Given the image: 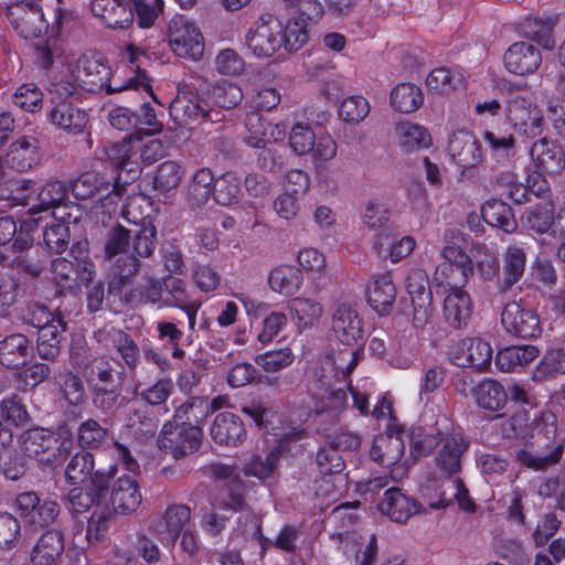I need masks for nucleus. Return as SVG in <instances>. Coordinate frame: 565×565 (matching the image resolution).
Here are the masks:
<instances>
[{
    "label": "nucleus",
    "mask_w": 565,
    "mask_h": 565,
    "mask_svg": "<svg viewBox=\"0 0 565 565\" xmlns=\"http://www.w3.org/2000/svg\"><path fill=\"white\" fill-rule=\"evenodd\" d=\"M331 327L337 339L347 348L319 359L311 370L308 392L311 409L316 414L335 412L345 406V377L361 358L364 328L356 306L339 301L332 311Z\"/></svg>",
    "instance_id": "nucleus-1"
},
{
    "label": "nucleus",
    "mask_w": 565,
    "mask_h": 565,
    "mask_svg": "<svg viewBox=\"0 0 565 565\" xmlns=\"http://www.w3.org/2000/svg\"><path fill=\"white\" fill-rule=\"evenodd\" d=\"M78 88L90 93H119L126 89L148 92L156 99L150 79L143 73H138L135 78L122 82L116 76L111 77L110 67L104 58L97 54H83L75 64L71 65L67 74L55 78L50 86V95L54 99L73 97Z\"/></svg>",
    "instance_id": "nucleus-2"
},
{
    "label": "nucleus",
    "mask_w": 565,
    "mask_h": 565,
    "mask_svg": "<svg viewBox=\"0 0 565 565\" xmlns=\"http://www.w3.org/2000/svg\"><path fill=\"white\" fill-rule=\"evenodd\" d=\"M17 191V200L22 205L28 206L30 218H40L38 225L49 218L65 221L67 216L73 221H79L82 217L79 206L68 202V190L60 181H51L40 185L23 180L19 182Z\"/></svg>",
    "instance_id": "nucleus-3"
},
{
    "label": "nucleus",
    "mask_w": 565,
    "mask_h": 565,
    "mask_svg": "<svg viewBox=\"0 0 565 565\" xmlns=\"http://www.w3.org/2000/svg\"><path fill=\"white\" fill-rule=\"evenodd\" d=\"M564 440L557 435V418L551 412L535 418L522 449L516 452L521 465L532 470H544L556 465L563 455Z\"/></svg>",
    "instance_id": "nucleus-4"
},
{
    "label": "nucleus",
    "mask_w": 565,
    "mask_h": 565,
    "mask_svg": "<svg viewBox=\"0 0 565 565\" xmlns=\"http://www.w3.org/2000/svg\"><path fill=\"white\" fill-rule=\"evenodd\" d=\"M166 150L167 147L161 140L145 139L141 132H136L111 145L106 154L120 170V174L127 172L128 179L135 180L145 167L161 159Z\"/></svg>",
    "instance_id": "nucleus-5"
},
{
    "label": "nucleus",
    "mask_w": 565,
    "mask_h": 565,
    "mask_svg": "<svg viewBox=\"0 0 565 565\" xmlns=\"http://www.w3.org/2000/svg\"><path fill=\"white\" fill-rule=\"evenodd\" d=\"M465 247L463 233L455 228L446 231L441 250L444 260L438 264L433 276V282L444 290L465 287L473 275L472 259L465 253Z\"/></svg>",
    "instance_id": "nucleus-6"
},
{
    "label": "nucleus",
    "mask_w": 565,
    "mask_h": 565,
    "mask_svg": "<svg viewBox=\"0 0 565 565\" xmlns=\"http://www.w3.org/2000/svg\"><path fill=\"white\" fill-rule=\"evenodd\" d=\"M408 434L403 428L390 426L387 434L374 438L370 450L371 459L382 467L391 469V478L401 480L406 477L415 463V456L406 452L405 441Z\"/></svg>",
    "instance_id": "nucleus-7"
},
{
    "label": "nucleus",
    "mask_w": 565,
    "mask_h": 565,
    "mask_svg": "<svg viewBox=\"0 0 565 565\" xmlns=\"http://www.w3.org/2000/svg\"><path fill=\"white\" fill-rule=\"evenodd\" d=\"M72 194L78 200L96 198L90 213L98 220L99 214L116 213L118 203L122 199L126 189L117 180L114 184L106 182L97 172H85L71 183Z\"/></svg>",
    "instance_id": "nucleus-8"
},
{
    "label": "nucleus",
    "mask_w": 565,
    "mask_h": 565,
    "mask_svg": "<svg viewBox=\"0 0 565 565\" xmlns=\"http://www.w3.org/2000/svg\"><path fill=\"white\" fill-rule=\"evenodd\" d=\"M21 449L26 457L34 458L40 463L57 467L71 454L73 440L66 434H55L43 428H35L22 435Z\"/></svg>",
    "instance_id": "nucleus-9"
},
{
    "label": "nucleus",
    "mask_w": 565,
    "mask_h": 565,
    "mask_svg": "<svg viewBox=\"0 0 565 565\" xmlns=\"http://www.w3.org/2000/svg\"><path fill=\"white\" fill-rule=\"evenodd\" d=\"M0 8L11 28L24 39H34L47 30L42 7L34 0H2Z\"/></svg>",
    "instance_id": "nucleus-10"
},
{
    "label": "nucleus",
    "mask_w": 565,
    "mask_h": 565,
    "mask_svg": "<svg viewBox=\"0 0 565 565\" xmlns=\"http://www.w3.org/2000/svg\"><path fill=\"white\" fill-rule=\"evenodd\" d=\"M75 262L56 258L52 262L53 279L61 289L74 290L89 284L95 275V266L82 245L72 248Z\"/></svg>",
    "instance_id": "nucleus-11"
},
{
    "label": "nucleus",
    "mask_w": 565,
    "mask_h": 565,
    "mask_svg": "<svg viewBox=\"0 0 565 565\" xmlns=\"http://www.w3.org/2000/svg\"><path fill=\"white\" fill-rule=\"evenodd\" d=\"M168 42L182 58L200 61L204 54V38L200 28L184 15H174L168 23Z\"/></svg>",
    "instance_id": "nucleus-12"
},
{
    "label": "nucleus",
    "mask_w": 565,
    "mask_h": 565,
    "mask_svg": "<svg viewBox=\"0 0 565 565\" xmlns=\"http://www.w3.org/2000/svg\"><path fill=\"white\" fill-rule=\"evenodd\" d=\"M280 30V19L271 14L262 15L246 32L245 45L255 57H271L282 51Z\"/></svg>",
    "instance_id": "nucleus-13"
},
{
    "label": "nucleus",
    "mask_w": 565,
    "mask_h": 565,
    "mask_svg": "<svg viewBox=\"0 0 565 565\" xmlns=\"http://www.w3.org/2000/svg\"><path fill=\"white\" fill-rule=\"evenodd\" d=\"M15 513L33 530L51 525L60 513L55 500L40 498L33 491L20 493L13 504Z\"/></svg>",
    "instance_id": "nucleus-14"
},
{
    "label": "nucleus",
    "mask_w": 565,
    "mask_h": 565,
    "mask_svg": "<svg viewBox=\"0 0 565 565\" xmlns=\"http://www.w3.org/2000/svg\"><path fill=\"white\" fill-rule=\"evenodd\" d=\"M505 116L514 131L523 137L533 138L542 134L544 117L541 108L530 98L514 96L505 104Z\"/></svg>",
    "instance_id": "nucleus-15"
},
{
    "label": "nucleus",
    "mask_w": 565,
    "mask_h": 565,
    "mask_svg": "<svg viewBox=\"0 0 565 565\" xmlns=\"http://www.w3.org/2000/svg\"><path fill=\"white\" fill-rule=\"evenodd\" d=\"M201 439V427L186 426L173 420L163 425L158 446L174 458H179L198 450Z\"/></svg>",
    "instance_id": "nucleus-16"
},
{
    "label": "nucleus",
    "mask_w": 565,
    "mask_h": 565,
    "mask_svg": "<svg viewBox=\"0 0 565 565\" xmlns=\"http://www.w3.org/2000/svg\"><path fill=\"white\" fill-rule=\"evenodd\" d=\"M406 290L414 308V324L426 326L434 317L433 297L428 289L426 273L422 269H412L406 279Z\"/></svg>",
    "instance_id": "nucleus-17"
},
{
    "label": "nucleus",
    "mask_w": 565,
    "mask_h": 565,
    "mask_svg": "<svg viewBox=\"0 0 565 565\" xmlns=\"http://www.w3.org/2000/svg\"><path fill=\"white\" fill-rule=\"evenodd\" d=\"M117 472L115 466H110L108 470L97 469L90 479V484L84 489L75 487L70 491L68 501L73 512L82 513L87 511L95 504L102 502L106 497L109 479Z\"/></svg>",
    "instance_id": "nucleus-18"
},
{
    "label": "nucleus",
    "mask_w": 565,
    "mask_h": 565,
    "mask_svg": "<svg viewBox=\"0 0 565 565\" xmlns=\"http://www.w3.org/2000/svg\"><path fill=\"white\" fill-rule=\"evenodd\" d=\"M565 215V211L559 213L557 220H554L553 205L544 202L529 209L525 213V225L530 231L543 236L540 244L550 248H555L561 241L557 234L562 230L559 218Z\"/></svg>",
    "instance_id": "nucleus-19"
},
{
    "label": "nucleus",
    "mask_w": 565,
    "mask_h": 565,
    "mask_svg": "<svg viewBox=\"0 0 565 565\" xmlns=\"http://www.w3.org/2000/svg\"><path fill=\"white\" fill-rule=\"evenodd\" d=\"M40 159L39 140L31 136H23L12 142L4 154H0V175L7 169L25 171L36 164Z\"/></svg>",
    "instance_id": "nucleus-20"
},
{
    "label": "nucleus",
    "mask_w": 565,
    "mask_h": 565,
    "mask_svg": "<svg viewBox=\"0 0 565 565\" xmlns=\"http://www.w3.org/2000/svg\"><path fill=\"white\" fill-rule=\"evenodd\" d=\"M130 233L122 226L113 228L108 235L105 253L110 259L124 255L117 259V270L120 279L125 281L137 274L139 264L136 257L130 254Z\"/></svg>",
    "instance_id": "nucleus-21"
},
{
    "label": "nucleus",
    "mask_w": 565,
    "mask_h": 565,
    "mask_svg": "<svg viewBox=\"0 0 565 565\" xmlns=\"http://www.w3.org/2000/svg\"><path fill=\"white\" fill-rule=\"evenodd\" d=\"M377 510L382 515L396 523H405L413 515L426 512V508L420 502L405 494L398 488H390L385 491Z\"/></svg>",
    "instance_id": "nucleus-22"
},
{
    "label": "nucleus",
    "mask_w": 565,
    "mask_h": 565,
    "mask_svg": "<svg viewBox=\"0 0 565 565\" xmlns=\"http://www.w3.org/2000/svg\"><path fill=\"white\" fill-rule=\"evenodd\" d=\"M364 296L370 308L379 316H388L397 296V289L390 273L376 274L365 285Z\"/></svg>",
    "instance_id": "nucleus-23"
},
{
    "label": "nucleus",
    "mask_w": 565,
    "mask_h": 565,
    "mask_svg": "<svg viewBox=\"0 0 565 565\" xmlns=\"http://www.w3.org/2000/svg\"><path fill=\"white\" fill-rule=\"evenodd\" d=\"M492 353L488 341L481 338H466L452 349L451 360L457 366L486 370L491 363Z\"/></svg>",
    "instance_id": "nucleus-24"
},
{
    "label": "nucleus",
    "mask_w": 565,
    "mask_h": 565,
    "mask_svg": "<svg viewBox=\"0 0 565 565\" xmlns=\"http://www.w3.org/2000/svg\"><path fill=\"white\" fill-rule=\"evenodd\" d=\"M443 488L440 492L434 494L430 484L422 486V497L428 502L429 508L445 509L452 502L454 498L461 510L467 512L475 510V503L460 479H446Z\"/></svg>",
    "instance_id": "nucleus-25"
},
{
    "label": "nucleus",
    "mask_w": 565,
    "mask_h": 565,
    "mask_svg": "<svg viewBox=\"0 0 565 565\" xmlns=\"http://www.w3.org/2000/svg\"><path fill=\"white\" fill-rule=\"evenodd\" d=\"M466 449L467 441L460 433L455 430L443 433L440 446L435 456V465L447 479L460 470Z\"/></svg>",
    "instance_id": "nucleus-26"
},
{
    "label": "nucleus",
    "mask_w": 565,
    "mask_h": 565,
    "mask_svg": "<svg viewBox=\"0 0 565 565\" xmlns=\"http://www.w3.org/2000/svg\"><path fill=\"white\" fill-rule=\"evenodd\" d=\"M501 323L507 332L521 338H535L541 333L539 317L520 303L512 301L504 306Z\"/></svg>",
    "instance_id": "nucleus-27"
},
{
    "label": "nucleus",
    "mask_w": 565,
    "mask_h": 565,
    "mask_svg": "<svg viewBox=\"0 0 565 565\" xmlns=\"http://www.w3.org/2000/svg\"><path fill=\"white\" fill-rule=\"evenodd\" d=\"M448 153L451 160L462 170L477 167L483 159L481 147L475 135L466 129H459L449 138Z\"/></svg>",
    "instance_id": "nucleus-28"
},
{
    "label": "nucleus",
    "mask_w": 565,
    "mask_h": 565,
    "mask_svg": "<svg viewBox=\"0 0 565 565\" xmlns=\"http://www.w3.org/2000/svg\"><path fill=\"white\" fill-rule=\"evenodd\" d=\"M51 98L55 105L47 115L49 121L68 134L83 132L88 121L87 114L72 103L66 102L67 97L54 99L51 95Z\"/></svg>",
    "instance_id": "nucleus-29"
},
{
    "label": "nucleus",
    "mask_w": 565,
    "mask_h": 565,
    "mask_svg": "<svg viewBox=\"0 0 565 565\" xmlns=\"http://www.w3.org/2000/svg\"><path fill=\"white\" fill-rule=\"evenodd\" d=\"M541 63L540 51L527 42L512 44L504 54L505 68L520 76L534 73Z\"/></svg>",
    "instance_id": "nucleus-30"
},
{
    "label": "nucleus",
    "mask_w": 565,
    "mask_h": 565,
    "mask_svg": "<svg viewBox=\"0 0 565 565\" xmlns=\"http://www.w3.org/2000/svg\"><path fill=\"white\" fill-rule=\"evenodd\" d=\"M530 157L535 169L546 174L559 173L565 167L564 150L547 138L533 142Z\"/></svg>",
    "instance_id": "nucleus-31"
},
{
    "label": "nucleus",
    "mask_w": 565,
    "mask_h": 565,
    "mask_svg": "<svg viewBox=\"0 0 565 565\" xmlns=\"http://www.w3.org/2000/svg\"><path fill=\"white\" fill-rule=\"evenodd\" d=\"M444 316L447 322L454 328L466 326L471 318L473 305L470 295L465 287H455L443 290Z\"/></svg>",
    "instance_id": "nucleus-32"
},
{
    "label": "nucleus",
    "mask_w": 565,
    "mask_h": 565,
    "mask_svg": "<svg viewBox=\"0 0 565 565\" xmlns=\"http://www.w3.org/2000/svg\"><path fill=\"white\" fill-rule=\"evenodd\" d=\"M210 435L213 441L218 445L235 447L245 439L246 430L244 423L237 415L223 412L214 418Z\"/></svg>",
    "instance_id": "nucleus-33"
},
{
    "label": "nucleus",
    "mask_w": 565,
    "mask_h": 565,
    "mask_svg": "<svg viewBox=\"0 0 565 565\" xmlns=\"http://www.w3.org/2000/svg\"><path fill=\"white\" fill-rule=\"evenodd\" d=\"M89 9L95 18L110 29L126 28L132 22L128 1L92 0Z\"/></svg>",
    "instance_id": "nucleus-34"
},
{
    "label": "nucleus",
    "mask_w": 565,
    "mask_h": 565,
    "mask_svg": "<svg viewBox=\"0 0 565 565\" xmlns=\"http://www.w3.org/2000/svg\"><path fill=\"white\" fill-rule=\"evenodd\" d=\"M109 501L117 513L135 512L141 503V493L136 480L126 475L118 477L113 483Z\"/></svg>",
    "instance_id": "nucleus-35"
},
{
    "label": "nucleus",
    "mask_w": 565,
    "mask_h": 565,
    "mask_svg": "<svg viewBox=\"0 0 565 565\" xmlns=\"http://www.w3.org/2000/svg\"><path fill=\"white\" fill-rule=\"evenodd\" d=\"M344 553H354L359 565H371L377 554V537L367 531H352L339 535Z\"/></svg>",
    "instance_id": "nucleus-36"
},
{
    "label": "nucleus",
    "mask_w": 565,
    "mask_h": 565,
    "mask_svg": "<svg viewBox=\"0 0 565 565\" xmlns=\"http://www.w3.org/2000/svg\"><path fill=\"white\" fill-rule=\"evenodd\" d=\"M32 356L31 342L24 334H10L0 341V363L7 369H20Z\"/></svg>",
    "instance_id": "nucleus-37"
},
{
    "label": "nucleus",
    "mask_w": 565,
    "mask_h": 565,
    "mask_svg": "<svg viewBox=\"0 0 565 565\" xmlns=\"http://www.w3.org/2000/svg\"><path fill=\"white\" fill-rule=\"evenodd\" d=\"M190 519L191 511L188 507H170L154 524V531L160 535L162 543L173 545Z\"/></svg>",
    "instance_id": "nucleus-38"
},
{
    "label": "nucleus",
    "mask_w": 565,
    "mask_h": 565,
    "mask_svg": "<svg viewBox=\"0 0 565 565\" xmlns=\"http://www.w3.org/2000/svg\"><path fill=\"white\" fill-rule=\"evenodd\" d=\"M279 35L282 42V51L296 52L300 50L310 38V24L303 14L294 13L285 20H280Z\"/></svg>",
    "instance_id": "nucleus-39"
},
{
    "label": "nucleus",
    "mask_w": 565,
    "mask_h": 565,
    "mask_svg": "<svg viewBox=\"0 0 565 565\" xmlns=\"http://www.w3.org/2000/svg\"><path fill=\"white\" fill-rule=\"evenodd\" d=\"M289 315L299 331L316 326L323 316L321 302L309 297H295L288 302Z\"/></svg>",
    "instance_id": "nucleus-40"
},
{
    "label": "nucleus",
    "mask_w": 565,
    "mask_h": 565,
    "mask_svg": "<svg viewBox=\"0 0 565 565\" xmlns=\"http://www.w3.org/2000/svg\"><path fill=\"white\" fill-rule=\"evenodd\" d=\"M40 218L24 220L18 231L17 223L10 216L0 217V245L10 243L13 238V247L18 250L29 248L33 243L32 232L38 226Z\"/></svg>",
    "instance_id": "nucleus-41"
},
{
    "label": "nucleus",
    "mask_w": 565,
    "mask_h": 565,
    "mask_svg": "<svg viewBox=\"0 0 565 565\" xmlns=\"http://www.w3.org/2000/svg\"><path fill=\"white\" fill-rule=\"evenodd\" d=\"M267 281L271 291L281 296H292L301 288L303 276L298 267L280 264L270 269Z\"/></svg>",
    "instance_id": "nucleus-42"
},
{
    "label": "nucleus",
    "mask_w": 565,
    "mask_h": 565,
    "mask_svg": "<svg viewBox=\"0 0 565 565\" xmlns=\"http://www.w3.org/2000/svg\"><path fill=\"white\" fill-rule=\"evenodd\" d=\"M398 147L405 152L427 149L433 145L429 130L419 124L403 120L395 128Z\"/></svg>",
    "instance_id": "nucleus-43"
},
{
    "label": "nucleus",
    "mask_w": 565,
    "mask_h": 565,
    "mask_svg": "<svg viewBox=\"0 0 565 565\" xmlns=\"http://www.w3.org/2000/svg\"><path fill=\"white\" fill-rule=\"evenodd\" d=\"M390 238L388 232L376 234L373 238V248L380 256L388 258L394 264L409 256L416 247V241L411 235L393 237L386 246Z\"/></svg>",
    "instance_id": "nucleus-44"
},
{
    "label": "nucleus",
    "mask_w": 565,
    "mask_h": 565,
    "mask_svg": "<svg viewBox=\"0 0 565 565\" xmlns=\"http://www.w3.org/2000/svg\"><path fill=\"white\" fill-rule=\"evenodd\" d=\"M64 551V537L61 531L45 532L35 544L32 554V565H57Z\"/></svg>",
    "instance_id": "nucleus-45"
},
{
    "label": "nucleus",
    "mask_w": 565,
    "mask_h": 565,
    "mask_svg": "<svg viewBox=\"0 0 565 565\" xmlns=\"http://www.w3.org/2000/svg\"><path fill=\"white\" fill-rule=\"evenodd\" d=\"M526 264V254L519 245H510L503 255V271L498 280V287L502 291L512 288L522 278Z\"/></svg>",
    "instance_id": "nucleus-46"
},
{
    "label": "nucleus",
    "mask_w": 565,
    "mask_h": 565,
    "mask_svg": "<svg viewBox=\"0 0 565 565\" xmlns=\"http://www.w3.org/2000/svg\"><path fill=\"white\" fill-rule=\"evenodd\" d=\"M0 418L6 425V427L0 428V444L4 446L12 440L10 427L26 424L29 414L21 399L17 395H12L2 399L0 404Z\"/></svg>",
    "instance_id": "nucleus-47"
},
{
    "label": "nucleus",
    "mask_w": 565,
    "mask_h": 565,
    "mask_svg": "<svg viewBox=\"0 0 565 565\" xmlns=\"http://www.w3.org/2000/svg\"><path fill=\"white\" fill-rule=\"evenodd\" d=\"M170 115L179 125H186L200 118H211L191 92H179L170 104Z\"/></svg>",
    "instance_id": "nucleus-48"
},
{
    "label": "nucleus",
    "mask_w": 565,
    "mask_h": 565,
    "mask_svg": "<svg viewBox=\"0 0 565 565\" xmlns=\"http://www.w3.org/2000/svg\"><path fill=\"white\" fill-rule=\"evenodd\" d=\"M472 259L473 273L476 271L483 281L493 280L499 274L498 250L495 245L475 244L469 248Z\"/></svg>",
    "instance_id": "nucleus-49"
},
{
    "label": "nucleus",
    "mask_w": 565,
    "mask_h": 565,
    "mask_svg": "<svg viewBox=\"0 0 565 565\" xmlns=\"http://www.w3.org/2000/svg\"><path fill=\"white\" fill-rule=\"evenodd\" d=\"M539 355V350L534 345H511L498 351L494 362L497 367L503 372H512L524 367Z\"/></svg>",
    "instance_id": "nucleus-50"
},
{
    "label": "nucleus",
    "mask_w": 565,
    "mask_h": 565,
    "mask_svg": "<svg viewBox=\"0 0 565 565\" xmlns=\"http://www.w3.org/2000/svg\"><path fill=\"white\" fill-rule=\"evenodd\" d=\"M126 191L122 195L127 198L121 206V215L129 223L142 226L145 223L151 222L150 214L152 212V202L150 198L145 194L137 193L135 189H128L121 184Z\"/></svg>",
    "instance_id": "nucleus-51"
},
{
    "label": "nucleus",
    "mask_w": 565,
    "mask_h": 565,
    "mask_svg": "<svg viewBox=\"0 0 565 565\" xmlns=\"http://www.w3.org/2000/svg\"><path fill=\"white\" fill-rule=\"evenodd\" d=\"M424 102L422 89L413 83H399L390 93V106L401 114L415 113Z\"/></svg>",
    "instance_id": "nucleus-52"
},
{
    "label": "nucleus",
    "mask_w": 565,
    "mask_h": 565,
    "mask_svg": "<svg viewBox=\"0 0 565 565\" xmlns=\"http://www.w3.org/2000/svg\"><path fill=\"white\" fill-rule=\"evenodd\" d=\"M472 395L477 405L489 412L502 409L508 399L503 385L491 379L483 380L473 387Z\"/></svg>",
    "instance_id": "nucleus-53"
},
{
    "label": "nucleus",
    "mask_w": 565,
    "mask_h": 565,
    "mask_svg": "<svg viewBox=\"0 0 565 565\" xmlns=\"http://www.w3.org/2000/svg\"><path fill=\"white\" fill-rule=\"evenodd\" d=\"M481 214L486 223L505 233H513L518 227L511 207L501 200L487 201L481 209Z\"/></svg>",
    "instance_id": "nucleus-54"
},
{
    "label": "nucleus",
    "mask_w": 565,
    "mask_h": 565,
    "mask_svg": "<svg viewBox=\"0 0 565 565\" xmlns=\"http://www.w3.org/2000/svg\"><path fill=\"white\" fill-rule=\"evenodd\" d=\"M50 222L46 221L43 238L44 243L49 250L52 253L60 254L64 252L70 243V224L77 223L78 221H73V218L65 217V221L53 218H49Z\"/></svg>",
    "instance_id": "nucleus-55"
},
{
    "label": "nucleus",
    "mask_w": 565,
    "mask_h": 565,
    "mask_svg": "<svg viewBox=\"0 0 565 565\" xmlns=\"http://www.w3.org/2000/svg\"><path fill=\"white\" fill-rule=\"evenodd\" d=\"M462 84V74L448 67L434 68L426 77L428 89L438 94H449L458 89Z\"/></svg>",
    "instance_id": "nucleus-56"
},
{
    "label": "nucleus",
    "mask_w": 565,
    "mask_h": 565,
    "mask_svg": "<svg viewBox=\"0 0 565 565\" xmlns=\"http://www.w3.org/2000/svg\"><path fill=\"white\" fill-rule=\"evenodd\" d=\"M94 458L90 452L81 451L73 456L65 469V479L70 484L90 482L94 477Z\"/></svg>",
    "instance_id": "nucleus-57"
},
{
    "label": "nucleus",
    "mask_w": 565,
    "mask_h": 565,
    "mask_svg": "<svg viewBox=\"0 0 565 565\" xmlns=\"http://www.w3.org/2000/svg\"><path fill=\"white\" fill-rule=\"evenodd\" d=\"M166 288L173 299V306L181 308L188 316L189 326L191 329L195 324V315L201 307V303L196 300L190 299L184 282L178 278H169L166 281Z\"/></svg>",
    "instance_id": "nucleus-58"
},
{
    "label": "nucleus",
    "mask_w": 565,
    "mask_h": 565,
    "mask_svg": "<svg viewBox=\"0 0 565 565\" xmlns=\"http://www.w3.org/2000/svg\"><path fill=\"white\" fill-rule=\"evenodd\" d=\"M482 139L491 154L497 159H509L514 156L516 139L511 132H499L486 129Z\"/></svg>",
    "instance_id": "nucleus-59"
},
{
    "label": "nucleus",
    "mask_w": 565,
    "mask_h": 565,
    "mask_svg": "<svg viewBox=\"0 0 565 565\" xmlns=\"http://www.w3.org/2000/svg\"><path fill=\"white\" fill-rule=\"evenodd\" d=\"M185 174L183 166L177 161L168 160L162 162L153 179V186L160 192H169L179 186Z\"/></svg>",
    "instance_id": "nucleus-60"
},
{
    "label": "nucleus",
    "mask_w": 565,
    "mask_h": 565,
    "mask_svg": "<svg viewBox=\"0 0 565 565\" xmlns=\"http://www.w3.org/2000/svg\"><path fill=\"white\" fill-rule=\"evenodd\" d=\"M215 200L222 205L237 203L242 196L241 179L234 172H226L215 180Z\"/></svg>",
    "instance_id": "nucleus-61"
},
{
    "label": "nucleus",
    "mask_w": 565,
    "mask_h": 565,
    "mask_svg": "<svg viewBox=\"0 0 565 565\" xmlns=\"http://www.w3.org/2000/svg\"><path fill=\"white\" fill-rule=\"evenodd\" d=\"M209 415L207 401L193 397L181 405L174 415V422L186 426H199Z\"/></svg>",
    "instance_id": "nucleus-62"
},
{
    "label": "nucleus",
    "mask_w": 565,
    "mask_h": 565,
    "mask_svg": "<svg viewBox=\"0 0 565 565\" xmlns=\"http://www.w3.org/2000/svg\"><path fill=\"white\" fill-rule=\"evenodd\" d=\"M371 111L369 100L362 95L345 97L339 106V116L348 124H360Z\"/></svg>",
    "instance_id": "nucleus-63"
},
{
    "label": "nucleus",
    "mask_w": 565,
    "mask_h": 565,
    "mask_svg": "<svg viewBox=\"0 0 565 565\" xmlns=\"http://www.w3.org/2000/svg\"><path fill=\"white\" fill-rule=\"evenodd\" d=\"M557 374H565V349L548 350L537 364L533 380L544 381Z\"/></svg>",
    "instance_id": "nucleus-64"
}]
</instances>
